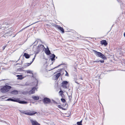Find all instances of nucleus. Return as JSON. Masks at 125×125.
Returning a JSON list of instances; mask_svg holds the SVG:
<instances>
[{
	"label": "nucleus",
	"mask_w": 125,
	"mask_h": 125,
	"mask_svg": "<svg viewBox=\"0 0 125 125\" xmlns=\"http://www.w3.org/2000/svg\"><path fill=\"white\" fill-rule=\"evenodd\" d=\"M42 101L44 104H49L52 103L50 99L47 97L44 98L42 100Z\"/></svg>",
	"instance_id": "obj_6"
},
{
	"label": "nucleus",
	"mask_w": 125,
	"mask_h": 125,
	"mask_svg": "<svg viewBox=\"0 0 125 125\" xmlns=\"http://www.w3.org/2000/svg\"><path fill=\"white\" fill-rule=\"evenodd\" d=\"M30 122L32 124V125H41L36 120H33L32 119L30 120Z\"/></svg>",
	"instance_id": "obj_8"
},
{
	"label": "nucleus",
	"mask_w": 125,
	"mask_h": 125,
	"mask_svg": "<svg viewBox=\"0 0 125 125\" xmlns=\"http://www.w3.org/2000/svg\"><path fill=\"white\" fill-rule=\"evenodd\" d=\"M2 33H0V37H5V36H4V34H3V35H2V34L3 33V34H4V32H2Z\"/></svg>",
	"instance_id": "obj_26"
},
{
	"label": "nucleus",
	"mask_w": 125,
	"mask_h": 125,
	"mask_svg": "<svg viewBox=\"0 0 125 125\" xmlns=\"http://www.w3.org/2000/svg\"><path fill=\"white\" fill-rule=\"evenodd\" d=\"M36 22H35L34 23H33L31 24V25H29L28 26H27L26 27H25V28H23V29H22L20 31H19V32H21V31H22L23 30H24L26 28H27V27H29V26H30L31 25H32L34 24V23H36Z\"/></svg>",
	"instance_id": "obj_22"
},
{
	"label": "nucleus",
	"mask_w": 125,
	"mask_h": 125,
	"mask_svg": "<svg viewBox=\"0 0 125 125\" xmlns=\"http://www.w3.org/2000/svg\"><path fill=\"white\" fill-rule=\"evenodd\" d=\"M32 63V62H31L30 63H27V65L28 66H30Z\"/></svg>",
	"instance_id": "obj_41"
},
{
	"label": "nucleus",
	"mask_w": 125,
	"mask_h": 125,
	"mask_svg": "<svg viewBox=\"0 0 125 125\" xmlns=\"http://www.w3.org/2000/svg\"><path fill=\"white\" fill-rule=\"evenodd\" d=\"M62 69H58V72H59V73H61V71L62 70Z\"/></svg>",
	"instance_id": "obj_37"
},
{
	"label": "nucleus",
	"mask_w": 125,
	"mask_h": 125,
	"mask_svg": "<svg viewBox=\"0 0 125 125\" xmlns=\"http://www.w3.org/2000/svg\"><path fill=\"white\" fill-rule=\"evenodd\" d=\"M55 55L54 54H52L50 56V59L52 61L54 62L55 60Z\"/></svg>",
	"instance_id": "obj_14"
},
{
	"label": "nucleus",
	"mask_w": 125,
	"mask_h": 125,
	"mask_svg": "<svg viewBox=\"0 0 125 125\" xmlns=\"http://www.w3.org/2000/svg\"><path fill=\"white\" fill-rule=\"evenodd\" d=\"M18 92L17 90H14L10 92V94H18Z\"/></svg>",
	"instance_id": "obj_18"
},
{
	"label": "nucleus",
	"mask_w": 125,
	"mask_h": 125,
	"mask_svg": "<svg viewBox=\"0 0 125 125\" xmlns=\"http://www.w3.org/2000/svg\"><path fill=\"white\" fill-rule=\"evenodd\" d=\"M37 89V88L35 87H33L31 90L29 92V94H31L35 93V90Z\"/></svg>",
	"instance_id": "obj_12"
},
{
	"label": "nucleus",
	"mask_w": 125,
	"mask_h": 125,
	"mask_svg": "<svg viewBox=\"0 0 125 125\" xmlns=\"http://www.w3.org/2000/svg\"><path fill=\"white\" fill-rule=\"evenodd\" d=\"M57 26V28L60 30L61 31L62 33H64V29L62 27L60 26L56 25Z\"/></svg>",
	"instance_id": "obj_15"
},
{
	"label": "nucleus",
	"mask_w": 125,
	"mask_h": 125,
	"mask_svg": "<svg viewBox=\"0 0 125 125\" xmlns=\"http://www.w3.org/2000/svg\"><path fill=\"white\" fill-rule=\"evenodd\" d=\"M17 76L18 77L17 79H18L21 80L23 78L22 75H17Z\"/></svg>",
	"instance_id": "obj_21"
},
{
	"label": "nucleus",
	"mask_w": 125,
	"mask_h": 125,
	"mask_svg": "<svg viewBox=\"0 0 125 125\" xmlns=\"http://www.w3.org/2000/svg\"><path fill=\"white\" fill-rule=\"evenodd\" d=\"M21 113L27 115V112H26L25 111H20Z\"/></svg>",
	"instance_id": "obj_30"
},
{
	"label": "nucleus",
	"mask_w": 125,
	"mask_h": 125,
	"mask_svg": "<svg viewBox=\"0 0 125 125\" xmlns=\"http://www.w3.org/2000/svg\"><path fill=\"white\" fill-rule=\"evenodd\" d=\"M6 47V46H3L2 48H3V50H4L5 49V48Z\"/></svg>",
	"instance_id": "obj_44"
},
{
	"label": "nucleus",
	"mask_w": 125,
	"mask_h": 125,
	"mask_svg": "<svg viewBox=\"0 0 125 125\" xmlns=\"http://www.w3.org/2000/svg\"><path fill=\"white\" fill-rule=\"evenodd\" d=\"M117 0L118 1H119L118 0Z\"/></svg>",
	"instance_id": "obj_54"
},
{
	"label": "nucleus",
	"mask_w": 125,
	"mask_h": 125,
	"mask_svg": "<svg viewBox=\"0 0 125 125\" xmlns=\"http://www.w3.org/2000/svg\"><path fill=\"white\" fill-rule=\"evenodd\" d=\"M8 24V23L5 22L3 20L0 21V29L2 30H5L6 28H8L7 26Z\"/></svg>",
	"instance_id": "obj_3"
},
{
	"label": "nucleus",
	"mask_w": 125,
	"mask_h": 125,
	"mask_svg": "<svg viewBox=\"0 0 125 125\" xmlns=\"http://www.w3.org/2000/svg\"><path fill=\"white\" fill-rule=\"evenodd\" d=\"M20 64L19 63H17L16 64V65H17L18 64Z\"/></svg>",
	"instance_id": "obj_49"
},
{
	"label": "nucleus",
	"mask_w": 125,
	"mask_h": 125,
	"mask_svg": "<svg viewBox=\"0 0 125 125\" xmlns=\"http://www.w3.org/2000/svg\"><path fill=\"white\" fill-rule=\"evenodd\" d=\"M36 54H35V55H34V57L32 59V61L31 62H32H32L34 61V60L35 58V57H36Z\"/></svg>",
	"instance_id": "obj_34"
},
{
	"label": "nucleus",
	"mask_w": 125,
	"mask_h": 125,
	"mask_svg": "<svg viewBox=\"0 0 125 125\" xmlns=\"http://www.w3.org/2000/svg\"><path fill=\"white\" fill-rule=\"evenodd\" d=\"M20 59V57L18 59V60L17 61H16V62H17L18 61H19V60Z\"/></svg>",
	"instance_id": "obj_47"
},
{
	"label": "nucleus",
	"mask_w": 125,
	"mask_h": 125,
	"mask_svg": "<svg viewBox=\"0 0 125 125\" xmlns=\"http://www.w3.org/2000/svg\"><path fill=\"white\" fill-rule=\"evenodd\" d=\"M61 101L63 103H66L65 100L62 97L61 99Z\"/></svg>",
	"instance_id": "obj_24"
},
{
	"label": "nucleus",
	"mask_w": 125,
	"mask_h": 125,
	"mask_svg": "<svg viewBox=\"0 0 125 125\" xmlns=\"http://www.w3.org/2000/svg\"><path fill=\"white\" fill-rule=\"evenodd\" d=\"M44 49H45L44 51L45 53L47 55H50L51 54L50 51L49 50V49L48 46H47V47L46 48L45 47Z\"/></svg>",
	"instance_id": "obj_7"
},
{
	"label": "nucleus",
	"mask_w": 125,
	"mask_h": 125,
	"mask_svg": "<svg viewBox=\"0 0 125 125\" xmlns=\"http://www.w3.org/2000/svg\"><path fill=\"white\" fill-rule=\"evenodd\" d=\"M57 57H56V59H57Z\"/></svg>",
	"instance_id": "obj_51"
},
{
	"label": "nucleus",
	"mask_w": 125,
	"mask_h": 125,
	"mask_svg": "<svg viewBox=\"0 0 125 125\" xmlns=\"http://www.w3.org/2000/svg\"><path fill=\"white\" fill-rule=\"evenodd\" d=\"M60 94V95L61 96V97L63 98V96H64V95L63 94V92L62 90H60L59 92Z\"/></svg>",
	"instance_id": "obj_20"
},
{
	"label": "nucleus",
	"mask_w": 125,
	"mask_h": 125,
	"mask_svg": "<svg viewBox=\"0 0 125 125\" xmlns=\"http://www.w3.org/2000/svg\"><path fill=\"white\" fill-rule=\"evenodd\" d=\"M8 101H11L18 102L19 103L22 104H26L28 103L27 101L20 100L19 98H9L6 100Z\"/></svg>",
	"instance_id": "obj_1"
},
{
	"label": "nucleus",
	"mask_w": 125,
	"mask_h": 125,
	"mask_svg": "<svg viewBox=\"0 0 125 125\" xmlns=\"http://www.w3.org/2000/svg\"><path fill=\"white\" fill-rule=\"evenodd\" d=\"M22 61L21 62V64H22Z\"/></svg>",
	"instance_id": "obj_56"
},
{
	"label": "nucleus",
	"mask_w": 125,
	"mask_h": 125,
	"mask_svg": "<svg viewBox=\"0 0 125 125\" xmlns=\"http://www.w3.org/2000/svg\"><path fill=\"white\" fill-rule=\"evenodd\" d=\"M37 114V113L34 111H32L31 113L27 112V115H33L34 114Z\"/></svg>",
	"instance_id": "obj_13"
},
{
	"label": "nucleus",
	"mask_w": 125,
	"mask_h": 125,
	"mask_svg": "<svg viewBox=\"0 0 125 125\" xmlns=\"http://www.w3.org/2000/svg\"><path fill=\"white\" fill-rule=\"evenodd\" d=\"M58 108H60V109H62V107L60 105H58Z\"/></svg>",
	"instance_id": "obj_40"
},
{
	"label": "nucleus",
	"mask_w": 125,
	"mask_h": 125,
	"mask_svg": "<svg viewBox=\"0 0 125 125\" xmlns=\"http://www.w3.org/2000/svg\"><path fill=\"white\" fill-rule=\"evenodd\" d=\"M63 73H62V75H63Z\"/></svg>",
	"instance_id": "obj_53"
},
{
	"label": "nucleus",
	"mask_w": 125,
	"mask_h": 125,
	"mask_svg": "<svg viewBox=\"0 0 125 125\" xmlns=\"http://www.w3.org/2000/svg\"><path fill=\"white\" fill-rule=\"evenodd\" d=\"M2 97V96L0 97V99L1 98V97Z\"/></svg>",
	"instance_id": "obj_52"
},
{
	"label": "nucleus",
	"mask_w": 125,
	"mask_h": 125,
	"mask_svg": "<svg viewBox=\"0 0 125 125\" xmlns=\"http://www.w3.org/2000/svg\"><path fill=\"white\" fill-rule=\"evenodd\" d=\"M70 96H70H70H69V100L70 101V100H71V99H70Z\"/></svg>",
	"instance_id": "obj_46"
},
{
	"label": "nucleus",
	"mask_w": 125,
	"mask_h": 125,
	"mask_svg": "<svg viewBox=\"0 0 125 125\" xmlns=\"http://www.w3.org/2000/svg\"><path fill=\"white\" fill-rule=\"evenodd\" d=\"M65 71L66 73L65 75V76H67L68 77L69 76V74L68 73V72H67V71L66 70H65Z\"/></svg>",
	"instance_id": "obj_32"
},
{
	"label": "nucleus",
	"mask_w": 125,
	"mask_h": 125,
	"mask_svg": "<svg viewBox=\"0 0 125 125\" xmlns=\"http://www.w3.org/2000/svg\"><path fill=\"white\" fill-rule=\"evenodd\" d=\"M62 110H66V109L64 108H63L62 107Z\"/></svg>",
	"instance_id": "obj_45"
},
{
	"label": "nucleus",
	"mask_w": 125,
	"mask_h": 125,
	"mask_svg": "<svg viewBox=\"0 0 125 125\" xmlns=\"http://www.w3.org/2000/svg\"><path fill=\"white\" fill-rule=\"evenodd\" d=\"M52 101L54 104H58V103L57 102L55 101L54 100H53L52 99Z\"/></svg>",
	"instance_id": "obj_35"
},
{
	"label": "nucleus",
	"mask_w": 125,
	"mask_h": 125,
	"mask_svg": "<svg viewBox=\"0 0 125 125\" xmlns=\"http://www.w3.org/2000/svg\"><path fill=\"white\" fill-rule=\"evenodd\" d=\"M65 64L64 63H62V64H61L60 65H58V66H57L56 67H55L54 68H57L58 67H59L60 66L62 65H65Z\"/></svg>",
	"instance_id": "obj_33"
},
{
	"label": "nucleus",
	"mask_w": 125,
	"mask_h": 125,
	"mask_svg": "<svg viewBox=\"0 0 125 125\" xmlns=\"http://www.w3.org/2000/svg\"><path fill=\"white\" fill-rule=\"evenodd\" d=\"M93 51L97 57H100L104 60L107 59V58L101 52H98L94 50H93Z\"/></svg>",
	"instance_id": "obj_2"
},
{
	"label": "nucleus",
	"mask_w": 125,
	"mask_h": 125,
	"mask_svg": "<svg viewBox=\"0 0 125 125\" xmlns=\"http://www.w3.org/2000/svg\"><path fill=\"white\" fill-rule=\"evenodd\" d=\"M44 48L45 47L42 44L40 45H39L36 49V51L34 52V53L35 54H37L41 51L42 50L43 51Z\"/></svg>",
	"instance_id": "obj_5"
},
{
	"label": "nucleus",
	"mask_w": 125,
	"mask_h": 125,
	"mask_svg": "<svg viewBox=\"0 0 125 125\" xmlns=\"http://www.w3.org/2000/svg\"><path fill=\"white\" fill-rule=\"evenodd\" d=\"M74 81H75V83H77L78 84H79V83H78L77 82V81L76 80H74Z\"/></svg>",
	"instance_id": "obj_43"
},
{
	"label": "nucleus",
	"mask_w": 125,
	"mask_h": 125,
	"mask_svg": "<svg viewBox=\"0 0 125 125\" xmlns=\"http://www.w3.org/2000/svg\"><path fill=\"white\" fill-rule=\"evenodd\" d=\"M32 98L34 100H37L39 99L38 96H32Z\"/></svg>",
	"instance_id": "obj_19"
},
{
	"label": "nucleus",
	"mask_w": 125,
	"mask_h": 125,
	"mask_svg": "<svg viewBox=\"0 0 125 125\" xmlns=\"http://www.w3.org/2000/svg\"><path fill=\"white\" fill-rule=\"evenodd\" d=\"M38 83V81L37 80H36V86H37Z\"/></svg>",
	"instance_id": "obj_42"
},
{
	"label": "nucleus",
	"mask_w": 125,
	"mask_h": 125,
	"mask_svg": "<svg viewBox=\"0 0 125 125\" xmlns=\"http://www.w3.org/2000/svg\"><path fill=\"white\" fill-rule=\"evenodd\" d=\"M53 62H52V64H53Z\"/></svg>",
	"instance_id": "obj_50"
},
{
	"label": "nucleus",
	"mask_w": 125,
	"mask_h": 125,
	"mask_svg": "<svg viewBox=\"0 0 125 125\" xmlns=\"http://www.w3.org/2000/svg\"><path fill=\"white\" fill-rule=\"evenodd\" d=\"M61 75V73H57L55 75L56 76L55 78L56 79H58Z\"/></svg>",
	"instance_id": "obj_17"
},
{
	"label": "nucleus",
	"mask_w": 125,
	"mask_h": 125,
	"mask_svg": "<svg viewBox=\"0 0 125 125\" xmlns=\"http://www.w3.org/2000/svg\"><path fill=\"white\" fill-rule=\"evenodd\" d=\"M38 0H33L31 6L32 8H33L38 3Z\"/></svg>",
	"instance_id": "obj_10"
},
{
	"label": "nucleus",
	"mask_w": 125,
	"mask_h": 125,
	"mask_svg": "<svg viewBox=\"0 0 125 125\" xmlns=\"http://www.w3.org/2000/svg\"><path fill=\"white\" fill-rule=\"evenodd\" d=\"M100 44L102 45H104L105 46L107 45L108 43L106 40H103L100 41Z\"/></svg>",
	"instance_id": "obj_11"
},
{
	"label": "nucleus",
	"mask_w": 125,
	"mask_h": 125,
	"mask_svg": "<svg viewBox=\"0 0 125 125\" xmlns=\"http://www.w3.org/2000/svg\"><path fill=\"white\" fill-rule=\"evenodd\" d=\"M29 55L27 53H24V54L23 56H24L25 57L26 59L29 58L30 57V55Z\"/></svg>",
	"instance_id": "obj_16"
},
{
	"label": "nucleus",
	"mask_w": 125,
	"mask_h": 125,
	"mask_svg": "<svg viewBox=\"0 0 125 125\" xmlns=\"http://www.w3.org/2000/svg\"><path fill=\"white\" fill-rule=\"evenodd\" d=\"M66 104H67V103H64V104H63V105H62V106L63 107H64L66 105Z\"/></svg>",
	"instance_id": "obj_38"
},
{
	"label": "nucleus",
	"mask_w": 125,
	"mask_h": 125,
	"mask_svg": "<svg viewBox=\"0 0 125 125\" xmlns=\"http://www.w3.org/2000/svg\"><path fill=\"white\" fill-rule=\"evenodd\" d=\"M32 77H33V75L32 76Z\"/></svg>",
	"instance_id": "obj_57"
},
{
	"label": "nucleus",
	"mask_w": 125,
	"mask_h": 125,
	"mask_svg": "<svg viewBox=\"0 0 125 125\" xmlns=\"http://www.w3.org/2000/svg\"><path fill=\"white\" fill-rule=\"evenodd\" d=\"M58 108H60V109H62V107L60 105H58Z\"/></svg>",
	"instance_id": "obj_39"
},
{
	"label": "nucleus",
	"mask_w": 125,
	"mask_h": 125,
	"mask_svg": "<svg viewBox=\"0 0 125 125\" xmlns=\"http://www.w3.org/2000/svg\"><path fill=\"white\" fill-rule=\"evenodd\" d=\"M27 72V73H31L33 74V73H32L31 71L30 70L26 71Z\"/></svg>",
	"instance_id": "obj_28"
},
{
	"label": "nucleus",
	"mask_w": 125,
	"mask_h": 125,
	"mask_svg": "<svg viewBox=\"0 0 125 125\" xmlns=\"http://www.w3.org/2000/svg\"><path fill=\"white\" fill-rule=\"evenodd\" d=\"M80 79H82V78H80Z\"/></svg>",
	"instance_id": "obj_55"
},
{
	"label": "nucleus",
	"mask_w": 125,
	"mask_h": 125,
	"mask_svg": "<svg viewBox=\"0 0 125 125\" xmlns=\"http://www.w3.org/2000/svg\"><path fill=\"white\" fill-rule=\"evenodd\" d=\"M38 41L37 40H36L33 43V44H34V46H36L38 44Z\"/></svg>",
	"instance_id": "obj_27"
},
{
	"label": "nucleus",
	"mask_w": 125,
	"mask_h": 125,
	"mask_svg": "<svg viewBox=\"0 0 125 125\" xmlns=\"http://www.w3.org/2000/svg\"><path fill=\"white\" fill-rule=\"evenodd\" d=\"M124 36L125 37V32H124Z\"/></svg>",
	"instance_id": "obj_48"
},
{
	"label": "nucleus",
	"mask_w": 125,
	"mask_h": 125,
	"mask_svg": "<svg viewBox=\"0 0 125 125\" xmlns=\"http://www.w3.org/2000/svg\"><path fill=\"white\" fill-rule=\"evenodd\" d=\"M27 67H28V66L27 65V63H25L23 66V68H26Z\"/></svg>",
	"instance_id": "obj_29"
},
{
	"label": "nucleus",
	"mask_w": 125,
	"mask_h": 125,
	"mask_svg": "<svg viewBox=\"0 0 125 125\" xmlns=\"http://www.w3.org/2000/svg\"><path fill=\"white\" fill-rule=\"evenodd\" d=\"M99 59H97L96 60H95V61H93V62L94 63V62H99Z\"/></svg>",
	"instance_id": "obj_31"
},
{
	"label": "nucleus",
	"mask_w": 125,
	"mask_h": 125,
	"mask_svg": "<svg viewBox=\"0 0 125 125\" xmlns=\"http://www.w3.org/2000/svg\"><path fill=\"white\" fill-rule=\"evenodd\" d=\"M99 62H100L101 63H104V60H99Z\"/></svg>",
	"instance_id": "obj_36"
},
{
	"label": "nucleus",
	"mask_w": 125,
	"mask_h": 125,
	"mask_svg": "<svg viewBox=\"0 0 125 125\" xmlns=\"http://www.w3.org/2000/svg\"><path fill=\"white\" fill-rule=\"evenodd\" d=\"M82 120H81L80 121L78 122L77 123V125H82Z\"/></svg>",
	"instance_id": "obj_23"
},
{
	"label": "nucleus",
	"mask_w": 125,
	"mask_h": 125,
	"mask_svg": "<svg viewBox=\"0 0 125 125\" xmlns=\"http://www.w3.org/2000/svg\"><path fill=\"white\" fill-rule=\"evenodd\" d=\"M11 88V87L10 86L5 85L1 88L0 91L3 93H6L8 92Z\"/></svg>",
	"instance_id": "obj_4"
},
{
	"label": "nucleus",
	"mask_w": 125,
	"mask_h": 125,
	"mask_svg": "<svg viewBox=\"0 0 125 125\" xmlns=\"http://www.w3.org/2000/svg\"><path fill=\"white\" fill-rule=\"evenodd\" d=\"M24 69L22 67L19 68L17 69V70L18 71H24V70H23V69Z\"/></svg>",
	"instance_id": "obj_25"
},
{
	"label": "nucleus",
	"mask_w": 125,
	"mask_h": 125,
	"mask_svg": "<svg viewBox=\"0 0 125 125\" xmlns=\"http://www.w3.org/2000/svg\"><path fill=\"white\" fill-rule=\"evenodd\" d=\"M68 83V82L66 81H64L62 83V86L65 88H67L66 85Z\"/></svg>",
	"instance_id": "obj_9"
}]
</instances>
